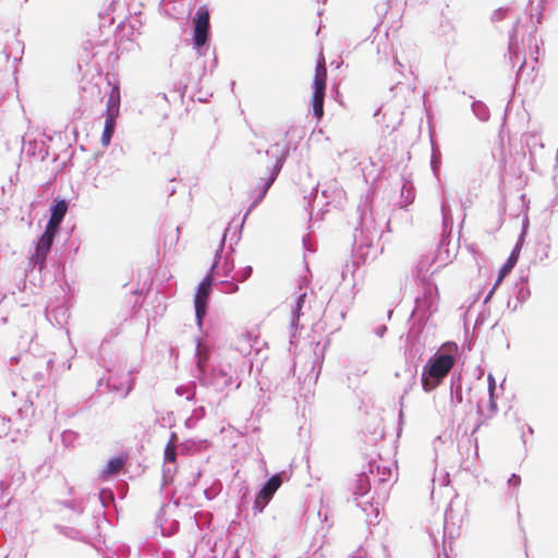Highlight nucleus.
<instances>
[{
    "label": "nucleus",
    "mask_w": 558,
    "mask_h": 558,
    "mask_svg": "<svg viewBox=\"0 0 558 558\" xmlns=\"http://www.w3.org/2000/svg\"><path fill=\"white\" fill-rule=\"evenodd\" d=\"M52 243L53 238L44 234H41V236L39 238L36 244L35 254L32 256V262L35 265H38L39 269L44 268L47 255L50 252Z\"/></svg>",
    "instance_id": "7"
},
{
    "label": "nucleus",
    "mask_w": 558,
    "mask_h": 558,
    "mask_svg": "<svg viewBox=\"0 0 558 558\" xmlns=\"http://www.w3.org/2000/svg\"><path fill=\"white\" fill-rule=\"evenodd\" d=\"M280 169L279 161L269 157L267 153L257 161L254 169V179L256 181L253 190L254 203H259L265 197L267 191L278 177Z\"/></svg>",
    "instance_id": "2"
},
{
    "label": "nucleus",
    "mask_w": 558,
    "mask_h": 558,
    "mask_svg": "<svg viewBox=\"0 0 558 558\" xmlns=\"http://www.w3.org/2000/svg\"><path fill=\"white\" fill-rule=\"evenodd\" d=\"M509 484L512 485V486H519L520 483H521V478L520 476L515 475V474H512L511 477L509 478Z\"/></svg>",
    "instance_id": "17"
},
{
    "label": "nucleus",
    "mask_w": 558,
    "mask_h": 558,
    "mask_svg": "<svg viewBox=\"0 0 558 558\" xmlns=\"http://www.w3.org/2000/svg\"><path fill=\"white\" fill-rule=\"evenodd\" d=\"M326 82H327V69H326V60L323 53H319L317 64L315 68L314 74V83H313V97H312V108L313 116L320 120L324 116V99H325V90H326Z\"/></svg>",
    "instance_id": "3"
},
{
    "label": "nucleus",
    "mask_w": 558,
    "mask_h": 558,
    "mask_svg": "<svg viewBox=\"0 0 558 558\" xmlns=\"http://www.w3.org/2000/svg\"><path fill=\"white\" fill-rule=\"evenodd\" d=\"M305 298H306V292H301L295 301V304L292 306L293 318L296 320L300 317V313L303 307Z\"/></svg>",
    "instance_id": "15"
},
{
    "label": "nucleus",
    "mask_w": 558,
    "mask_h": 558,
    "mask_svg": "<svg viewBox=\"0 0 558 558\" xmlns=\"http://www.w3.org/2000/svg\"><path fill=\"white\" fill-rule=\"evenodd\" d=\"M209 32V11L203 5L199 7L194 19V43L197 47L206 44Z\"/></svg>",
    "instance_id": "5"
},
{
    "label": "nucleus",
    "mask_w": 558,
    "mask_h": 558,
    "mask_svg": "<svg viewBox=\"0 0 558 558\" xmlns=\"http://www.w3.org/2000/svg\"><path fill=\"white\" fill-rule=\"evenodd\" d=\"M125 462L126 459L123 457H114L110 459L105 468L104 474L106 476H111L119 473L124 466Z\"/></svg>",
    "instance_id": "10"
},
{
    "label": "nucleus",
    "mask_w": 558,
    "mask_h": 558,
    "mask_svg": "<svg viewBox=\"0 0 558 558\" xmlns=\"http://www.w3.org/2000/svg\"><path fill=\"white\" fill-rule=\"evenodd\" d=\"M213 276L207 275L198 286L194 298L195 313L201 322L206 314L207 303L211 291Z\"/></svg>",
    "instance_id": "6"
},
{
    "label": "nucleus",
    "mask_w": 558,
    "mask_h": 558,
    "mask_svg": "<svg viewBox=\"0 0 558 558\" xmlns=\"http://www.w3.org/2000/svg\"><path fill=\"white\" fill-rule=\"evenodd\" d=\"M488 391H489V398H490V405L495 409L496 408V401H495V390H496V380L493 375H488Z\"/></svg>",
    "instance_id": "16"
},
{
    "label": "nucleus",
    "mask_w": 558,
    "mask_h": 558,
    "mask_svg": "<svg viewBox=\"0 0 558 558\" xmlns=\"http://www.w3.org/2000/svg\"><path fill=\"white\" fill-rule=\"evenodd\" d=\"M457 353L458 345L454 342H447L427 361L422 373V386L425 391L435 389L450 373Z\"/></svg>",
    "instance_id": "1"
},
{
    "label": "nucleus",
    "mask_w": 558,
    "mask_h": 558,
    "mask_svg": "<svg viewBox=\"0 0 558 558\" xmlns=\"http://www.w3.org/2000/svg\"><path fill=\"white\" fill-rule=\"evenodd\" d=\"M175 441H177V435L173 433L171 435L170 441L167 444V446L165 448L163 457H165V461L166 462H171L172 463L177 459Z\"/></svg>",
    "instance_id": "13"
},
{
    "label": "nucleus",
    "mask_w": 558,
    "mask_h": 558,
    "mask_svg": "<svg viewBox=\"0 0 558 558\" xmlns=\"http://www.w3.org/2000/svg\"><path fill=\"white\" fill-rule=\"evenodd\" d=\"M282 484L281 476L276 474L269 478V481L264 485V487L256 495L253 510L256 513L263 512L268 502L272 499L275 493L279 489Z\"/></svg>",
    "instance_id": "4"
},
{
    "label": "nucleus",
    "mask_w": 558,
    "mask_h": 558,
    "mask_svg": "<svg viewBox=\"0 0 558 558\" xmlns=\"http://www.w3.org/2000/svg\"><path fill=\"white\" fill-rule=\"evenodd\" d=\"M231 287V290H229V292H234L238 290V286L236 284H229Z\"/></svg>",
    "instance_id": "18"
},
{
    "label": "nucleus",
    "mask_w": 558,
    "mask_h": 558,
    "mask_svg": "<svg viewBox=\"0 0 558 558\" xmlns=\"http://www.w3.org/2000/svg\"><path fill=\"white\" fill-rule=\"evenodd\" d=\"M518 258H519V248H515L511 254L510 256L508 257L507 262L504 264V266L501 267V269L499 270V275H498V278L495 282V287H498L502 280L505 279V277L511 272V270L513 269V267L515 266L517 262H518Z\"/></svg>",
    "instance_id": "9"
},
{
    "label": "nucleus",
    "mask_w": 558,
    "mask_h": 558,
    "mask_svg": "<svg viewBox=\"0 0 558 558\" xmlns=\"http://www.w3.org/2000/svg\"><path fill=\"white\" fill-rule=\"evenodd\" d=\"M114 118H106L105 129L101 135V143L104 146H108L114 132Z\"/></svg>",
    "instance_id": "12"
},
{
    "label": "nucleus",
    "mask_w": 558,
    "mask_h": 558,
    "mask_svg": "<svg viewBox=\"0 0 558 558\" xmlns=\"http://www.w3.org/2000/svg\"><path fill=\"white\" fill-rule=\"evenodd\" d=\"M120 106V88L118 86L112 87L111 93L107 100L106 118H117L119 114Z\"/></svg>",
    "instance_id": "8"
},
{
    "label": "nucleus",
    "mask_w": 558,
    "mask_h": 558,
    "mask_svg": "<svg viewBox=\"0 0 558 558\" xmlns=\"http://www.w3.org/2000/svg\"><path fill=\"white\" fill-rule=\"evenodd\" d=\"M68 211V203L64 199L56 201L51 207L50 218L62 222Z\"/></svg>",
    "instance_id": "11"
},
{
    "label": "nucleus",
    "mask_w": 558,
    "mask_h": 558,
    "mask_svg": "<svg viewBox=\"0 0 558 558\" xmlns=\"http://www.w3.org/2000/svg\"><path fill=\"white\" fill-rule=\"evenodd\" d=\"M60 223H61V221L52 219V218H49V221H48V223L46 226V229H45L43 234L44 235H48V236L54 239V236H56V234L58 232Z\"/></svg>",
    "instance_id": "14"
}]
</instances>
